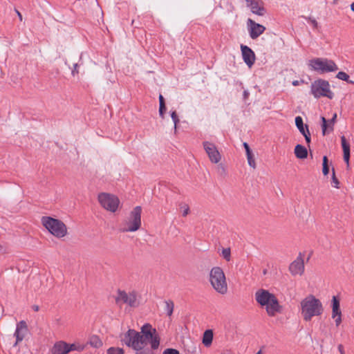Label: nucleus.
Segmentation results:
<instances>
[{"label": "nucleus", "instance_id": "1", "mask_svg": "<svg viewBox=\"0 0 354 354\" xmlns=\"http://www.w3.org/2000/svg\"><path fill=\"white\" fill-rule=\"evenodd\" d=\"M120 342L122 345L132 348L134 351L141 344L150 342L153 349H158L160 345V337L156 330L151 325L145 324L141 327V331L129 329L125 333L120 335Z\"/></svg>", "mask_w": 354, "mask_h": 354}, {"label": "nucleus", "instance_id": "2", "mask_svg": "<svg viewBox=\"0 0 354 354\" xmlns=\"http://www.w3.org/2000/svg\"><path fill=\"white\" fill-rule=\"evenodd\" d=\"M301 309L303 318L306 322L310 321L314 316L322 315L324 311L320 300L312 295L301 301Z\"/></svg>", "mask_w": 354, "mask_h": 354}, {"label": "nucleus", "instance_id": "3", "mask_svg": "<svg viewBox=\"0 0 354 354\" xmlns=\"http://www.w3.org/2000/svg\"><path fill=\"white\" fill-rule=\"evenodd\" d=\"M209 282L213 289L221 295L227 292L228 287L226 277L221 268L213 267L209 272Z\"/></svg>", "mask_w": 354, "mask_h": 354}, {"label": "nucleus", "instance_id": "4", "mask_svg": "<svg viewBox=\"0 0 354 354\" xmlns=\"http://www.w3.org/2000/svg\"><path fill=\"white\" fill-rule=\"evenodd\" d=\"M42 225L57 238H62L67 234V227L60 220L50 216L41 218Z\"/></svg>", "mask_w": 354, "mask_h": 354}, {"label": "nucleus", "instance_id": "5", "mask_svg": "<svg viewBox=\"0 0 354 354\" xmlns=\"http://www.w3.org/2000/svg\"><path fill=\"white\" fill-rule=\"evenodd\" d=\"M309 66L319 73L335 72L338 67L334 61L326 58H315L310 60Z\"/></svg>", "mask_w": 354, "mask_h": 354}, {"label": "nucleus", "instance_id": "6", "mask_svg": "<svg viewBox=\"0 0 354 354\" xmlns=\"http://www.w3.org/2000/svg\"><path fill=\"white\" fill-rule=\"evenodd\" d=\"M141 213L142 208L140 206L134 207L124 223L126 227H123L121 231L127 232H136L139 230L141 226Z\"/></svg>", "mask_w": 354, "mask_h": 354}, {"label": "nucleus", "instance_id": "7", "mask_svg": "<svg viewBox=\"0 0 354 354\" xmlns=\"http://www.w3.org/2000/svg\"><path fill=\"white\" fill-rule=\"evenodd\" d=\"M311 93L315 98L326 97L333 99L334 93L330 89V84L324 80H315L311 84Z\"/></svg>", "mask_w": 354, "mask_h": 354}, {"label": "nucleus", "instance_id": "8", "mask_svg": "<svg viewBox=\"0 0 354 354\" xmlns=\"http://www.w3.org/2000/svg\"><path fill=\"white\" fill-rule=\"evenodd\" d=\"M115 303L121 306L127 304L130 307L136 308L139 305L137 293L135 291L126 292L125 290H118L115 297Z\"/></svg>", "mask_w": 354, "mask_h": 354}, {"label": "nucleus", "instance_id": "9", "mask_svg": "<svg viewBox=\"0 0 354 354\" xmlns=\"http://www.w3.org/2000/svg\"><path fill=\"white\" fill-rule=\"evenodd\" d=\"M97 200L103 208L111 212H116L120 204L118 196L106 192L100 193Z\"/></svg>", "mask_w": 354, "mask_h": 354}, {"label": "nucleus", "instance_id": "10", "mask_svg": "<svg viewBox=\"0 0 354 354\" xmlns=\"http://www.w3.org/2000/svg\"><path fill=\"white\" fill-rule=\"evenodd\" d=\"M203 145L205 152L208 155L209 160L213 163L219 162L221 160V156L216 145L207 141L204 142Z\"/></svg>", "mask_w": 354, "mask_h": 354}, {"label": "nucleus", "instance_id": "11", "mask_svg": "<svg viewBox=\"0 0 354 354\" xmlns=\"http://www.w3.org/2000/svg\"><path fill=\"white\" fill-rule=\"evenodd\" d=\"M247 25L248 27V31L250 36L252 39H256L259 37L266 30V27L261 24L256 23L251 19H248L247 21Z\"/></svg>", "mask_w": 354, "mask_h": 354}, {"label": "nucleus", "instance_id": "12", "mask_svg": "<svg viewBox=\"0 0 354 354\" xmlns=\"http://www.w3.org/2000/svg\"><path fill=\"white\" fill-rule=\"evenodd\" d=\"M28 333V328L26 322L24 320H21L17 324L16 330L14 333L15 337H16V342L14 346H17L19 342H21L25 337L27 335Z\"/></svg>", "mask_w": 354, "mask_h": 354}, {"label": "nucleus", "instance_id": "13", "mask_svg": "<svg viewBox=\"0 0 354 354\" xmlns=\"http://www.w3.org/2000/svg\"><path fill=\"white\" fill-rule=\"evenodd\" d=\"M289 271L293 276L303 274L304 272V262L301 254L290 263Z\"/></svg>", "mask_w": 354, "mask_h": 354}, {"label": "nucleus", "instance_id": "14", "mask_svg": "<svg viewBox=\"0 0 354 354\" xmlns=\"http://www.w3.org/2000/svg\"><path fill=\"white\" fill-rule=\"evenodd\" d=\"M274 296V295L264 289H259L255 292V299L262 306L268 304Z\"/></svg>", "mask_w": 354, "mask_h": 354}, {"label": "nucleus", "instance_id": "15", "mask_svg": "<svg viewBox=\"0 0 354 354\" xmlns=\"http://www.w3.org/2000/svg\"><path fill=\"white\" fill-rule=\"evenodd\" d=\"M245 1L252 13L259 16L265 15L266 11L263 7V3L261 0H245Z\"/></svg>", "mask_w": 354, "mask_h": 354}, {"label": "nucleus", "instance_id": "16", "mask_svg": "<svg viewBox=\"0 0 354 354\" xmlns=\"http://www.w3.org/2000/svg\"><path fill=\"white\" fill-rule=\"evenodd\" d=\"M241 50L243 61L249 67H251L256 59L254 53L250 48L243 44L241 45Z\"/></svg>", "mask_w": 354, "mask_h": 354}, {"label": "nucleus", "instance_id": "17", "mask_svg": "<svg viewBox=\"0 0 354 354\" xmlns=\"http://www.w3.org/2000/svg\"><path fill=\"white\" fill-rule=\"evenodd\" d=\"M264 306H266L268 315L270 317H274L277 313H280L282 311V306L275 296Z\"/></svg>", "mask_w": 354, "mask_h": 354}, {"label": "nucleus", "instance_id": "18", "mask_svg": "<svg viewBox=\"0 0 354 354\" xmlns=\"http://www.w3.org/2000/svg\"><path fill=\"white\" fill-rule=\"evenodd\" d=\"M295 124L299 132L305 137L306 142L309 144L310 142V133L308 125L304 124L303 119L301 116L295 118Z\"/></svg>", "mask_w": 354, "mask_h": 354}, {"label": "nucleus", "instance_id": "19", "mask_svg": "<svg viewBox=\"0 0 354 354\" xmlns=\"http://www.w3.org/2000/svg\"><path fill=\"white\" fill-rule=\"evenodd\" d=\"M69 352L68 344L64 341L56 342L51 348L52 354H68Z\"/></svg>", "mask_w": 354, "mask_h": 354}, {"label": "nucleus", "instance_id": "20", "mask_svg": "<svg viewBox=\"0 0 354 354\" xmlns=\"http://www.w3.org/2000/svg\"><path fill=\"white\" fill-rule=\"evenodd\" d=\"M337 118V114L335 113L333 118L329 120H326L324 117H322V134L326 135L327 130L328 129V131H332L333 130V125L335 122Z\"/></svg>", "mask_w": 354, "mask_h": 354}, {"label": "nucleus", "instance_id": "21", "mask_svg": "<svg viewBox=\"0 0 354 354\" xmlns=\"http://www.w3.org/2000/svg\"><path fill=\"white\" fill-rule=\"evenodd\" d=\"M341 144L344 153V160L347 165V168H348L350 159V144L347 142L344 136L341 137Z\"/></svg>", "mask_w": 354, "mask_h": 354}, {"label": "nucleus", "instance_id": "22", "mask_svg": "<svg viewBox=\"0 0 354 354\" xmlns=\"http://www.w3.org/2000/svg\"><path fill=\"white\" fill-rule=\"evenodd\" d=\"M337 315H342L339 299L336 296H333L332 298V317L335 318Z\"/></svg>", "mask_w": 354, "mask_h": 354}, {"label": "nucleus", "instance_id": "23", "mask_svg": "<svg viewBox=\"0 0 354 354\" xmlns=\"http://www.w3.org/2000/svg\"><path fill=\"white\" fill-rule=\"evenodd\" d=\"M295 154L297 158L304 159L308 156V151L305 147L297 145L295 148Z\"/></svg>", "mask_w": 354, "mask_h": 354}, {"label": "nucleus", "instance_id": "24", "mask_svg": "<svg viewBox=\"0 0 354 354\" xmlns=\"http://www.w3.org/2000/svg\"><path fill=\"white\" fill-rule=\"evenodd\" d=\"M212 340H213V331L210 329L206 330L203 333V340H202L203 344L206 347H209L212 344Z\"/></svg>", "mask_w": 354, "mask_h": 354}, {"label": "nucleus", "instance_id": "25", "mask_svg": "<svg viewBox=\"0 0 354 354\" xmlns=\"http://www.w3.org/2000/svg\"><path fill=\"white\" fill-rule=\"evenodd\" d=\"M88 344L93 348H98L102 346V342L100 337L97 335H92L89 338Z\"/></svg>", "mask_w": 354, "mask_h": 354}, {"label": "nucleus", "instance_id": "26", "mask_svg": "<svg viewBox=\"0 0 354 354\" xmlns=\"http://www.w3.org/2000/svg\"><path fill=\"white\" fill-rule=\"evenodd\" d=\"M147 344H141L137 348L135 351L136 354H155L153 350L151 347L146 348Z\"/></svg>", "mask_w": 354, "mask_h": 354}, {"label": "nucleus", "instance_id": "27", "mask_svg": "<svg viewBox=\"0 0 354 354\" xmlns=\"http://www.w3.org/2000/svg\"><path fill=\"white\" fill-rule=\"evenodd\" d=\"M179 208L182 211L183 216L185 217L189 214L190 209L188 204L182 202L179 203Z\"/></svg>", "mask_w": 354, "mask_h": 354}, {"label": "nucleus", "instance_id": "28", "mask_svg": "<svg viewBox=\"0 0 354 354\" xmlns=\"http://www.w3.org/2000/svg\"><path fill=\"white\" fill-rule=\"evenodd\" d=\"M165 310H167V314L168 316H171L174 311V304L171 300H167L165 301Z\"/></svg>", "mask_w": 354, "mask_h": 354}, {"label": "nucleus", "instance_id": "29", "mask_svg": "<svg viewBox=\"0 0 354 354\" xmlns=\"http://www.w3.org/2000/svg\"><path fill=\"white\" fill-rule=\"evenodd\" d=\"M338 79L346 81L351 84H354L353 81L349 80V76L345 72L340 71L337 74L336 76Z\"/></svg>", "mask_w": 354, "mask_h": 354}, {"label": "nucleus", "instance_id": "30", "mask_svg": "<svg viewBox=\"0 0 354 354\" xmlns=\"http://www.w3.org/2000/svg\"><path fill=\"white\" fill-rule=\"evenodd\" d=\"M328 160L327 156H324L323 157V168H322V172L324 176H326L329 173V167L328 165Z\"/></svg>", "mask_w": 354, "mask_h": 354}, {"label": "nucleus", "instance_id": "31", "mask_svg": "<svg viewBox=\"0 0 354 354\" xmlns=\"http://www.w3.org/2000/svg\"><path fill=\"white\" fill-rule=\"evenodd\" d=\"M107 354H124V350L121 348L111 347L107 350Z\"/></svg>", "mask_w": 354, "mask_h": 354}, {"label": "nucleus", "instance_id": "32", "mask_svg": "<svg viewBox=\"0 0 354 354\" xmlns=\"http://www.w3.org/2000/svg\"><path fill=\"white\" fill-rule=\"evenodd\" d=\"M86 346L85 345H78L77 346L75 344H68V349H70V351H82L84 350Z\"/></svg>", "mask_w": 354, "mask_h": 354}, {"label": "nucleus", "instance_id": "33", "mask_svg": "<svg viewBox=\"0 0 354 354\" xmlns=\"http://www.w3.org/2000/svg\"><path fill=\"white\" fill-rule=\"evenodd\" d=\"M306 20H307L309 23H310L314 28H317L319 26L318 22L317 20L311 17H303Z\"/></svg>", "mask_w": 354, "mask_h": 354}, {"label": "nucleus", "instance_id": "34", "mask_svg": "<svg viewBox=\"0 0 354 354\" xmlns=\"http://www.w3.org/2000/svg\"><path fill=\"white\" fill-rule=\"evenodd\" d=\"M230 248H224L222 251L223 257L227 261L230 260Z\"/></svg>", "mask_w": 354, "mask_h": 354}, {"label": "nucleus", "instance_id": "35", "mask_svg": "<svg viewBox=\"0 0 354 354\" xmlns=\"http://www.w3.org/2000/svg\"><path fill=\"white\" fill-rule=\"evenodd\" d=\"M332 184L334 187L338 188L339 182L335 176V169L333 168Z\"/></svg>", "mask_w": 354, "mask_h": 354}, {"label": "nucleus", "instance_id": "36", "mask_svg": "<svg viewBox=\"0 0 354 354\" xmlns=\"http://www.w3.org/2000/svg\"><path fill=\"white\" fill-rule=\"evenodd\" d=\"M171 117L174 123V128L176 129L177 124L179 122V119L176 111L171 113Z\"/></svg>", "mask_w": 354, "mask_h": 354}, {"label": "nucleus", "instance_id": "37", "mask_svg": "<svg viewBox=\"0 0 354 354\" xmlns=\"http://www.w3.org/2000/svg\"><path fill=\"white\" fill-rule=\"evenodd\" d=\"M247 159H248V162L249 165L251 167H252L253 169H255L256 168V163H255V160H254L253 154L250 155L249 156H247Z\"/></svg>", "mask_w": 354, "mask_h": 354}, {"label": "nucleus", "instance_id": "38", "mask_svg": "<svg viewBox=\"0 0 354 354\" xmlns=\"http://www.w3.org/2000/svg\"><path fill=\"white\" fill-rule=\"evenodd\" d=\"M162 354H180V353L174 348H167L163 351Z\"/></svg>", "mask_w": 354, "mask_h": 354}, {"label": "nucleus", "instance_id": "39", "mask_svg": "<svg viewBox=\"0 0 354 354\" xmlns=\"http://www.w3.org/2000/svg\"><path fill=\"white\" fill-rule=\"evenodd\" d=\"M166 111V106H160L159 107V114H160V116L162 118H164V115H165V113Z\"/></svg>", "mask_w": 354, "mask_h": 354}, {"label": "nucleus", "instance_id": "40", "mask_svg": "<svg viewBox=\"0 0 354 354\" xmlns=\"http://www.w3.org/2000/svg\"><path fill=\"white\" fill-rule=\"evenodd\" d=\"M335 319L336 326H339L342 323V315H337Z\"/></svg>", "mask_w": 354, "mask_h": 354}, {"label": "nucleus", "instance_id": "41", "mask_svg": "<svg viewBox=\"0 0 354 354\" xmlns=\"http://www.w3.org/2000/svg\"><path fill=\"white\" fill-rule=\"evenodd\" d=\"M159 103H160V106H162V105L165 106V99L161 94H160V95H159Z\"/></svg>", "mask_w": 354, "mask_h": 354}, {"label": "nucleus", "instance_id": "42", "mask_svg": "<svg viewBox=\"0 0 354 354\" xmlns=\"http://www.w3.org/2000/svg\"><path fill=\"white\" fill-rule=\"evenodd\" d=\"M218 169L221 170V174L222 175L226 174V170L223 165H218Z\"/></svg>", "mask_w": 354, "mask_h": 354}, {"label": "nucleus", "instance_id": "43", "mask_svg": "<svg viewBox=\"0 0 354 354\" xmlns=\"http://www.w3.org/2000/svg\"><path fill=\"white\" fill-rule=\"evenodd\" d=\"M73 66H74V68L72 71V74L74 75L75 73H78V71H77L78 64H74Z\"/></svg>", "mask_w": 354, "mask_h": 354}, {"label": "nucleus", "instance_id": "44", "mask_svg": "<svg viewBox=\"0 0 354 354\" xmlns=\"http://www.w3.org/2000/svg\"><path fill=\"white\" fill-rule=\"evenodd\" d=\"M338 350H339L340 354H345L344 350V346L342 344H339L338 346Z\"/></svg>", "mask_w": 354, "mask_h": 354}, {"label": "nucleus", "instance_id": "45", "mask_svg": "<svg viewBox=\"0 0 354 354\" xmlns=\"http://www.w3.org/2000/svg\"><path fill=\"white\" fill-rule=\"evenodd\" d=\"M15 12H16V13H17V16L19 17V21H22V20H23V17H22V15H21V12H20L18 10H17V9H15Z\"/></svg>", "mask_w": 354, "mask_h": 354}, {"label": "nucleus", "instance_id": "46", "mask_svg": "<svg viewBox=\"0 0 354 354\" xmlns=\"http://www.w3.org/2000/svg\"><path fill=\"white\" fill-rule=\"evenodd\" d=\"M32 310H33L34 311L37 312V311H39V306H37V305H33V306H32Z\"/></svg>", "mask_w": 354, "mask_h": 354}, {"label": "nucleus", "instance_id": "47", "mask_svg": "<svg viewBox=\"0 0 354 354\" xmlns=\"http://www.w3.org/2000/svg\"><path fill=\"white\" fill-rule=\"evenodd\" d=\"M243 147H244V148L245 149V151L249 150V149H250V147H249V145H248V144L247 142H244L243 143Z\"/></svg>", "mask_w": 354, "mask_h": 354}, {"label": "nucleus", "instance_id": "48", "mask_svg": "<svg viewBox=\"0 0 354 354\" xmlns=\"http://www.w3.org/2000/svg\"><path fill=\"white\" fill-rule=\"evenodd\" d=\"M252 153L250 149L246 151V156H249L250 155H252Z\"/></svg>", "mask_w": 354, "mask_h": 354}, {"label": "nucleus", "instance_id": "49", "mask_svg": "<svg viewBox=\"0 0 354 354\" xmlns=\"http://www.w3.org/2000/svg\"><path fill=\"white\" fill-rule=\"evenodd\" d=\"M351 10L354 12V2L351 4Z\"/></svg>", "mask_w": 354, "mask_h": 354}, {"label": "nucleus", "instance_id": "50", "mask_svg": "<svg viewBox=\"0 0 354 354\" xmlns=\"http://www.w3.org/2000/svg\"><path fill=\"white\" fill-rule=\"evenodd\" d=\"M292 84H293L294 86H297V85H298V84H299V82H298L297 80L294 81V82H292Z\"/></svg>", "mask_w": 354, "mask_h": 354}, {"label": "nucleus", "instance_id": "51", "mask_svg": "<svg viewBox=\"0 0 354 354\" xmlns=\"http://www.w3.org/2000/svg\"><path fill=\"white\" fill-rule=\"evenodd\" d=\"M243 95H244V97H248V91H245L243 92Z\"/></svg>", "mask_w": 354, "mask_h": 354}, {"label": "nucleus", "instance_id": "52", "mask_svg": "<svg viewBox=\"0 0 354 354\" xmlns=\"http://www.w3.org/2000/svg\"><path fill=\"white\" fill-rule=\"evenodd\" d=\"M338 1H339V0H333V3L334 5H336V4H337Z\"/></svg>", "mask_w": 354, "mask_h": 354}, {"label": "nucleus", "instance_id": "53", "mask_svg": "<svg viewBox=\"0 0 354 354\" xmlns=\"http://www.w3.org/2000/svg\"><path fill=\"white\" fill-rule=\"evenodd\" d=\"M256 354H262V350L260 349Z\"/></svg>", "mask_w": 354, "mask_h": 354}]
</instances>
